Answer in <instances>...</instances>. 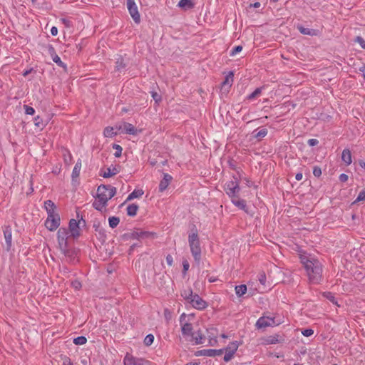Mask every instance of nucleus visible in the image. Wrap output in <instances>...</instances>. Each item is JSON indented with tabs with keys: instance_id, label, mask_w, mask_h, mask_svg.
<instances>
[{
	"instance_id": "1",
	"label": "nucleus",
	"mask_w": 365,
	"mask_h": 365,
	"mask_svg": "<svg viewBox=\"0 0 365 365\" xmlns=\"http://www.w3.org/2000/svg\"><path fill=\"white\" fill-rule=\"evenodd\" d=\"M300 262L306 271L309 283L319 284L323 279V267L319 260L311 255H301Z\"/></svg>"
},
{
	"instance_id": "2",
	"label": "nucleus",
	"mask_w": 365,
	"mask_h": 365,
	"mask_svg": "<svg viewBox=\"0 0 365 365\" xmlns=\"http://www.w3.org/2000/svg\"><path fill=\"white\" fill-rule=\"evenodd\" d=\"M116 188L110 185H101L98 187L96 198L93 202V207L102 212L110 199L115 196Z\"/></svg>"
},
{
	"instance_id": "3",
	"label": "nucleus",
	"mask_w": 365,
	"mask_h": 365,
	"mask_svg": "<svg viewBox=\"0 0 365 365\" xmlns=\"http://www.w3.org/2000/svg\"><path fill=\"white\" fill-rule=\"evenodd\" d=\"M188 242L194 259L195 262L199 264L201 260V248L197 230L195 227L192 229V232L189 234Z\"/></svg>"
},
{
	"instance_id": "4",
	"label": "nucleus",
	"mask_w": 365,
	"mask_h": 365,
	"mask_svg": "<svg viewBox=\"0 0 365 365\" xmlns=\"http://www.w3.org/2000/svg\"><path fill=\"white\" fill-rule=\"evenodd\" d=\"M69 231L66 227H61L57 232V239L61 252L69 253L68 239Z\"/></svg>"
},
{
	"instance_id": "5",
	"label": "nucleus",
	"mask_w": 365,
	"mask_h": 365,
	"mask_svg": "<svg viewBox=\"0 0 365 365\" xmlns=\"http://www.w3.org/2000/svg\"><path fill=\"white\" fill-rule=\"evenodd\" d=\"M233 178L234 180L227 181L225 185V190L231 197H236L240 190L237 179L235 177Z\"/></svg>"
},
{
	"instance_id": "6",
	"label": "nucleus",
	"mask_w": 365,
	"mask_h": 365,
	"mask_svg": "<svg viewBox=\"0 0 365 365\" xmlns=\"http://www.w3.org/2000/svg\"><path fill=\"white\" fill-rule=\"evenodd\" d=\"M187 315L183 313L180 317L182 334L184 337L193 335V327L191 323L186 321Z\"/></svg>"
},
{
	"instance_id": "7",
	"label": "nucleus",
	"mask_w": 365,
	"mask_h": 365,
	"mask_svg": "<svg viewBox=\"0 0 365 365\" xmlns=\"http://www.w3.org/2000/svg\"><path fill=\"white\" fill-rule=\"evenodd\" d=\"M60 221V216L58 213L48 215L45 226L48 230L54 231L59 227Z\"/></svg>"
},
{
	"instance_id": "8",
	"label": "nucleus",
	"mask_w": 365,
	"mask_h": 365,
	"mask_svg": "<svg viewBox=\"0 0 365 365\" xmlns=\"http://www.w3.org/2000/svg\"><path fill=\"white\" fill-rule=\"evenodd\" d=\"M126 5L129 14L135 23L139 24L140 21V15L138 12V6L135 2V0H126Z\"/></svg>"
},
{
	"instance_id": "9",
	"label": "nucleus",
	"mask_w": 365,
	"mask_h": 365,
	"mask_svg": "<svg viewBox=\"0 0 365 365\" xmlns=\"http://www.w3.org/2000/svg\"><path fill=\"white\" fill-rule=\"evenodd\" d=\"M238 347H239L238 341H235L230 343L226 348L223 349L224 351H225V354L224 356V361L226 362L230 361L234 356V354L237 351Z\"/></svg>"
},
{
	"instance_id": "10",
	"label": "nucleus",
	"mask_w": 365,
	"mask_h": 365,
	"mask_svg": "<svg viewBox=\"0 0 365 365\" xmlns=\"http://www.w3.org/2000/svg\"><path fill=\"white\" fill-rule=\"evenodd\" d=\"M188 303L190 304L193 308L199 310L205 309L207 307V302L197 294L193 295Z\"/></svg>"
},
{
	"instance_id": "11",
	"label": "nucleus",
	"mask_w": 365,
	"mask_h": 365,
	"mask_svg": "<svg viewBox=\"0 0 365 365\" xmlns=\"http://www.w3.org/2000/svg\"><path fill=\"white\" fill-rule=\"evenodd\" d=\"M277 324H279V323L274 321V318L269 317H262L256 322V327L258 329L273 327Z\"/></svg>"
},
{
	"instance_id": "12",
	"label": "nucleus",
	"mask_w": 365,
	"mask_h": 365,
	"mask_svg": "<svg viewBox=\"0 0 365 365\" xmlns=\"http://www.w3.org/2000/svg\"><path fill=\"white\" fill-rule=\"evenodd\" d=\"M148 235H149V232H148L135 230V231L129 232L127 233H124L121 236V238L123 240H131V239L135 240V239L146 237Z\"/></svg>"
},
{
	"instance_id": "13",
	"label": "nucleus",
	"mask_w": 365,
	"mask_h": 365,
	"mask_svg": "<svg viewBox=\"0 0 365 365\" xmlns=\"http://www.w3.org/2000/svg\"><path fill=\"white\" fill-rule=\"evenodd\" d=\"M81 225V220L77 221L75 219H71L69 221L68 231L71 232V236L73 238H77L80 236L79 226Z\"/></svg>"
},
{
	"instance_id": "14",
	"label": "nucleus",
	"mask_w": 365,
	"mask_h": 365,
	"mask_svg": "<svg viewBox=\"0 0 365 365\" xmlns=\"http://www.w3.org/2000/svg\"><path fill=\"white\" fill-rule=\"evenodd\" d=\"M224 349H202L197 351V356H206L214 357L223 354Z\"/></svg>"
},
{
	"instance_id": "15",
	"label": "nucleus",
	"mask_w": 365,
	"mask_h": 365,
	"mask_svg": "<svg viewBox=\"0 0 365 365\" xmlns=\"http://www.w3.org/2000/svg\"><path fill=\"white\" fill-rule=\"evenodd\" d=\"M93 227L95 230L96 235H98L99 239L105 241L106 238V234L105 230L102 227L101 222L99 220H94L93 223Z\"/></svg>"
},
{
	"instance_id": "16",
	"label": "nucleus",
	"mask_w": 365,
	"mask_h": 365,
	"mask_svg": "<svg viewBox=\"0 0 365 365\" xmlns=\"http://www.w3.org/2000/svg\"><path fill=\"white\" fill-rule=\"evenodd\" d=\"M172 180L173 177L170 174L164 173L163 178L160 180L159 184V192H164L168 187Z\"/></svg>"
},
{
	"instance_id": "17",
	"label": "nucleus",
	"mask_w": 365,
	"mask_h": 365,
	"mask_svg": "<svg viewBox=\"0 0 365 365\" xmlns=\"http://www.w3.org/2000/svg\"><path fill=\"white\" fill-rule=\"evenodd\" d=\"M283 339L279 337V335L275 334L272 336H268L263 339V344L269 345V344H276L278 343H282L283 341Z\"/></svg>"
},
{
	"instance_id": "18",
	"label": "nucleus",
	"mask_w": 365,
	"mask_h": 365,
	"mask_svg": "<svg viewBox=\"0 0 365 365\" xmlns=\"http://www.w3.org/2000/svg\"><path fill=\"white\" fill-rule=\"evenodd\" d=\"M232 202L239 209L244 210L246 213H249L245 200L240 199L237 195L236 197H232Z\"/></svg>"
},
{
	"instance_id": "19",
	"label": "nucleus",
	"mask_w": 365,
	"mask_h": 365,
	"mask_svg": "<svg viewBox=\"0 0 365 365\" xmlns=\"http://www.w3.org/2000/svg\"><path fill=\"white\" fill-rule=\"evenodd\" d=\"M4 238L6 240V245L8 247V249H9L11 247V242H12V232H11V228L10 226H6L4 227Z\"/></svg>"
},
{
	"instance_id": "20",
	"label": "nucleus",
	"mask_w": 365,
	"mask_h": 365,
	"mask_svg": "<svg viewBox=\"0 0 365 365\" xmlns=\"http://www.w3.org/2000/svg\"><path fill=\"white\" fill-rule=\"evenodd\" d=\"M205 336L200 330H198L197 332L193 333V335L191 336L192 341H194L195 344H203Z\"/></svg>"
},
{
	"instance_id": "21",
	"label": "nucleus",
	"mask_w": 365,
	"mask_h": 365,
	"mask_svg": "<svg viewBox=\"0 0 365 365\" xmlns=\"http://www.w3.org/2000/svg\"><path fill=\"white\" fill-rule=\"evenodd\" d=\"M123 130L124 133L126 134L136 135L138 133V130L135 128V127L129 123H123Z\"/></svg>"
},
{
	"instance_id": "22",
	"label": "nucleus",
	"mask_w": 365,
	"mask_h": 365,
	"mask_svg": "<svg viewBox=\"0 0 365 365\" xmlns=\"http://www.w3.org/2000/svg\"><path fill=\"white\" fill-rule=\"evenodd\" d=\"M297 28L302 34L308 35L311 36L317 35V31L315 29L305 28L302 25H298Z\"/></svg>"
},
{
	"instance_id": "23",
	"label": "nucleus",
	"mask_w": 365,
	"mask_h": 365,
	"mask_svg": "<svg viewBox=\"0 0 365 365\" xmlns=\"http://www.w3.org/2000/svg\"><path fill=\"white\" fill-rule=\"evenodd\" d=\"M178 6L183 10L186 11L194 8L195 3L192 1V0H180L178 2Z\"/></svg>"
},
{
	"instance_id": "24",
	"label": "nucleus",
	"mask_w": 365,
	"mask_h": 365,
	"mask_svg": "<svg viewBox=\"0 0 365 365\" xmlns=\"http://www.w3.org/2000/svg\"><path fill=\"white\" fill-rule=\"evenodd\" d=\"M341 160L346 165H349L351 163V153L349 149L346 148L342 151Z\"/></svg>"
},
{
	"instance_id": "25",
	"label": "nucleus",
	"mask_w": 365,
	"mask_h": 365,
	"mask_svg": "<svg viewBox=\"0 0 365 365\" xmlns=\"http://www.w3.org/2000/svg\"><path fill=\"white\" fill-rule=\"evenodd\" d=\"M44 207L46 210L47 215L54 214L56 212V205L54 202L51 200H48L44 202Z\"/></svg>"
},
{
	"instance_id": "26",
	"label": "nucleus",
	"mask_w": 365,
	"mask_h": 365,
	"mask_svg": "<svg viewBox=\"0 0 365 365\" xmlns=\"http://www.w3.org/2000/svg\"><path fill=\"white\" fill-rule=\"evenodd\" d=\"M120 172V168L117 167L113 168H108L103 173L101 174L103 178H110L116 174H118Z\"/></svg>"
},
{
	"instance_id": "27",
	"label": "nucleus",
	"mask_w": 365,
	"mask_h": 365,
	"mask_svg": "<svg viewBox=\"0 0 365 365\" xmlns=\"http://www.w3.org/2000/svg\"><path fill=\"white\" fill-rule=\"evenodd\" d=\"M126 66V63H125L124 58L121 56H118L115 58V71H121L123 70Z\"/></svg>"
},
{
	"instance_id": "28",
	"label": "nucleus",
	"mask_w": 365,
	"mask_h": 365,
	"mask_svg": "<svg viewBox=\"0 0 365 365\" xmlns=\"http://www.w3.org/2000/svg\"><path fill=\"white\" fill-rule=\"evenodd\" d=\"M234 81V72L230 71L227 75L225 76V80L222 83V86H227L228 88L231 87Z\"/></svg>"
},
{
	"instance_id": "29",
	"label": "nucleus",
	"mask_w": 365,
	"mask_h": 365,
	"mask_svg": "<svg viewBox=\"0 0 365 365\" xmlns=\"http://www.w3.org/2000/svg\"><path fill=\"white\" fill-rule=\"evenodd\" d=\"M144 192L141 189H135L127 197L125 202L132 200L135 198L140 197Z\"/></svg>"
},
{
	"instance_id": "30",
	"label": "nucleus",
	"mask_w": 365,
	"mask_h": 365,
	"mask_svg": "<svg viewBox=\"0 0 365 365\" xmlns=\"http://www.w3.org/2000/svg\"><path fill=\"white\" fill-rule=\"evenodd\" d=\"M193 295H194V294L192 292V289L190 287H187L186 289H183L181 291V296L187 302L190 300V299L193 297Z\"/></svg>"
},
{
	"instance_id": "31",
	"label": "nucleus",
	"mask_w": 365,
	"mask_h": 365,
	"mask_svg": "<svg viewBox=\"0 0 365 365\" xmlns=\"http://www.w3.org/2000/svg\"><path fill=\"white\" fill-rule=\"evenodd\" d=\"M81 169V160H78L76 162V163L73 169V171H72L71 176H72L73 180H75L76 178H78Z\"/></svg>"
},
{
	"instance_id": "32",
	"label": "nucleus",
	"mask_w": 365,
	"mask_h": 365,
	"mask_svg": "<svg viewBox=\"0 0 365 365\" xmlns=\"http://www.w3.org/2000/svg\"><path fill=\"white\" fill-rule=\"evenodd\" d=\"M139 207L136 204H130L127 207V215L131 217L136 215Z\"/></svg>"
},
{
	"instance_id": "33",
	"label": "nucleus",
	"mask_w": 365,
	"mask_h": 365,
	"mask_svg": "<svg viewBox=\"0 0 365 365\" xmlns=\"http://www.w3.org/2000/svg\"><path fill=\"white\" fill-rule=\"evenodd\" d=\"M135 361L136 358L128 353L126 354L123 359L124 365H135Z\"/></svg>"
},
{
	"instance_id": "34",
	"label": "nucleus",
	"mask_w": 365,
	"mask_h": 365,
	"mask_svg": "<svg viewBox=\"0 0 365 365\" xmlns=\"http://www.w3.org/2000/svg\"><path fill=\"white\" fill-rule=\"evenodd\" d=\"M267 133H268V130L267 128H262L259 131H257V130H255V131H253L252 134L255 138L260 140V139L263 138L264 137H265L267 135Z\"/></svg>"
},
{
	"instance_id": "35",
	"label": "nucleus",
	"mask_w": 365,
	"mask_h": 365,
	"mask_svg": "<svg viewBox=\"0 0 365 365\" xmlns=\"http://www.w3.org/2000/svg\"><path fill=\"white\" fill-rule=\"evenodd\" d=\"M103 135L106 138H113L117 135V133L114 132L113 127L108 126L104 129Z\"/></svg>"
},
{
	"instance_id": "36",
	"label": "nucleus",
	"mask_w": 365,
	"mask_h": 365,
	"mask_svg": "<svg viewBox=\"0 0 365 365\" xmlns=\"http://www.w3.org/2000/svg\"><path fill=\"white\" fill-rule=\"evenodd\" d=\"M247 292V286L245 284L237 285L235 287V292L237 297H242Z\"/></svg>"
},
{
	"instance_id": "37",
	"label": "nucleus",
	"mask_w": 365,
	"mask_h": 365,
	"mask_svg": "<svg viewBox=\"0 0 365 365\" xmlns=\"http://www.w3.org/2000/svg\"><path fill=\"white\" fill-rule=\"evenodd\" d=\"M323 296L334 304L337 305V300L333 293L330 292H325L323 293Z\"/></svg>"
},
{
	"instance_id": "38",
	"label": "nucleus",
	"mask_w": 365,
	"mask_h": 365,
	"mask_svg": "<svg viewBox=\"0 0 365 365\" xmlns=\"http://www.w3.org/2000/svg\"><path fill=\"white\" fill-rule=\"evenodd\" d=\"M108 222H109V226L111 227V228H115L118 226V225L119 224L120 222V219L119 217H110L108 218Z\"/></svg>"
},
{
	"instance_id": "39",
	"label": "nucleus",
	"mask_w": 365,
	"mask_h": 365,
	"mask_svg": "<svg viewBox=\"0 0 365 365\" xmlns=\"http://www.w3.org/2000/svg\"><path fill=\"white\" fill-rule=\"evenodd\" d=\"M262 91V87L256 88L252 93H250L247 96V99L248 100H253V99H255V98L258 97L261 94Z\"/></svg>"
},
{
	"instance_id": "40",
	"label": "nucleus",
	"mask_w": 365,
	"mask_h": 365,
	"mask_svg": "<svg viewBox=\"0 0 365 365\" xmlns=\"http://www.w3.org/2000/svg\"><path fill=\"white\" fill-rule=\"evenodd\" d=\"M87 339L83 336H80L73 339V343L76 345H83L86 343Z\"/></svg>"
},
{
	"instance_id": "41",
	"label": "nucleus",
	"mask_w": 365,
	"mask_h": 365,
	"mask_svg": "<svg viewBox=\"0 0 365 365\" xmlns=\"http://www.w3.org/2000/svg\"><path fill=\"white\" fill-rule=\"evenodd\" d=\"M113 148L115 150V152L114 153V156L115 158H120L122 155V150H123L122 147L118 144H113Z\"/></svg>"
},
{
	"instance_id": "42",
	"label": "nucleus",
	"mask_w": 365,
	"mask_h": 365,
	"mask_svg": "<svg viewBox=\"0 0 365 365\" xmlns=\"http://www.w3.org/2000/svg\"><path fill=\"white\" fill-rule=\"evenodd\" d=\"M34 125L36 127L41 128V129L45 126V124L43 123L42 118L39 115H37L36 117L34 118Z\"/></svg>"
},
{
	"instance_id": "43",
	"label": "nucleus",
	"mask_w": 365,
	"mask_h": 365,
	"mask_svg": "<svg viewBox=\"0 0 365 365\" xmlns=\"http://www.w3.org/2000/svg\"><path fill=\"white\" fill-rule=\"evenodd\" d=\"M154 341V336L151 334H148L144 339V344L146 346H150Z\"/></svg>"
},
{
	"instance_id": "44",
	"label": "nucleus",
	"mask_w": 365,
	"mask_h": 365,
	"mask_svg": "<svg viewBox=\"0 0 365 365\" xmlns=\"http://www.w3.org/2000/svg\"><path fill=\"white\" fill-rule=\"evenodd\" d=\"M52 60L60 67L66 68V64L61 60V58L56 54L52 58Z\"/></svg>"
},
{
	"instance_id": "45",
	"label": "nucleus",
	"mask_w": 365,
	"mask_h": 365,
	"mask_svg": "<svg viewBox=\"0 0 365 365\" xmlns=\"http://www.w3.org/2000/svg\"><path fill=\"white\" fill-rule=\"evenodd\" d=\"M151 96L155 103L158 104L162 101L161 95L156 91H151Z\"/></svg>"
},
{
	"instance_id": "46",
	"label": "nucleus",
	"mask_w": 365,
	"mask_h": 365,
	"mask_svg": "<svg viewBox=\"0 0 365 365\" xmlns=\"http://www.w3.org/2000/svg\"><path fill=\"white\" fill-rule=\"evenodd\" d=\"M266 274L264 272H260L258 274V280L260 282V284L263 286H265L266 284Z\"/></svg>"
},
{
	"instance_id": "47",
	"label": "nucleus",
	"mask_w": 365,
	"mask_h": 365,
	"mask_svg": "<svg viewBox=\"0 0 365 365\" xmlns=\"http://www.w3.org/2000/svg\"><path fill=\"white\" fill-rule=\"evenodd\" d=\"M361 201H365V188L363 189L358 195L356 200L354 202H361Z\"/></svg>"
},
{
	"instance_id": "48",
	"label": "nucleus",
	"mask_w": 365,
	"mask_h": 365,
	"mask_svg": "<svg viewBox=\"0 0 365 365\" xmlns=\"http://www.w3.org/2000/svg\"><path fill=\"white\" fill-rule=\"evenodd\" d=\"M24 110H25V113L27 114V115H34L35 113V110L33 107H31L29 106H27V105H24Z\"/></svg>"
},
{
	"instance_id": "49",
	"label": "nucleus",
	"mask_w": 365,
	"mask_h": 365,
	"mask_svg": "<svg viewBox=\"0 0 365 365\" xmlns=\"http://www.w3.org/2000/svg\"><path fill=\"white\" fill-rule=\"evenodd\" d=\"M135 365H150V363L148 360L136 358Z\"/></svg>"
},
{
	"instance_id": "50",
	"label": "nucleus",
	"mask_w": 365,
	"mask_h": 365,
	"mask_svg": "<svg viewBox=\"0 0 365 365\" xmlns=\"http://www.w3.org/2000/svg\"><path fill=\"white\" fill-rule=\"evenodd\" d=\"M242 50V46H237L232 49L230 55L231 56H235L237 53H240Z\"/></svg>"
},
{
	"instance_id": "51",
	"label": "nucleus",
	"mask_w": 365,
	"mask_h": 365,
	"mask_svg": "<svg viewBox=\"0 0 365 365\" xmlns=\"http://www.w3.org/2000/svg\"><path fill=\"white\" fill-rule=\"evenodd\" d=\"M355 42H357L362 48L365 49V41L361 36H356Z\"/></svg>"
},
{
	"instance_id": "52",
	"label": "nucleus",
	"mask_w": 365,
	"mask_h": 365,
	"mask_svg": "<svg viewBox=\"0 0 365 365\" xmlns=\"http://www.w3.org/2000/svg\"><path fill=\"white\" fill-rule=\"evenodd\" d=\"M313 175L315 177H320L322 175V170L319 166H314L313 168Z\"/></svg>"
},
{
	"instance_id": "53",
	"label": "nucleus",
	"mask_w": 365,
	"mask_h": 365,
	"mask_svg": "<svg viewBox=\"0 0 365 365\" xmlns=\"http://www.w3.org/2000/svg\"><path fill=\"white\" fill-rule=\"evenodd\" d=\"M302 334L304 336H310L314 334V330L312 329H306L302 330Z\"/></svg>"
},
{
	"instance_id": "54",
	"label": "nucleus",
	"mask_w": 365,
	"mask_h": 365,
	"mask_svg": "<svg viewBox=\"0 0 365 365\" xmlns=\"http://www.w3.org/2000/svg\"><path fill=\"white\" fill-rule=\"evenodd\" d=\"M48 52L51 55V58L54 56V55H56V51L54 47L52 45H48L47 47Z\"/></svg>"
},
{
	"instance_id": "55",
	"label": "nucleus",
	"mask_w": 365,
	"mask_h": 365,
	"mask_svg": "<svg viewBox=\"0 0 365 365\" xmlns=\"http://www.w3.org/2000/svg\"><path fill=\"white\" fill-rule=\"evenodd\" d=\"M48 52L51 55V58L54 56V55H56V51L54 47L52 45H48L47 47Z\"/></svg>"
},
{
	"instance_id": "56",
	"label": "nucleus",
	"mask_w": 365,
	"mask_h": 365,
	"mask_svg": "<svg viewBox=\"0 0 365 365\" xmlns=\"http://www.w3.org/2000/svg\"><path fill=\"white\" fill-rule=\"evenodd\" d=\"M182 267H183L182 272L184 274H185L186 272L189 269V267H190V264L187 262V260L185 259V260L182 261Z\"/></svg>"
},
{
	"instance_id": "57",
	"label": "nucleus",
	"mask_w": 365,
	"mask_h": 365,
	"mask_svg": "<svg viewBox=\"0 0 365 365\" xmlns=\"http://www.w3.org/2000/svg\"><path fill=\"white\" fill-rule=\"evenodd\" d=\"M69 252H69V253H68V254H67V253L66 254L65 252H62V253H63L66 257H69L70 261L73 262V261H74V259H75V257H74V252H73V250H69Z\"/></svg>"
},
{
	"instance_id": "58",
	"label": "nucleus",
	"mask_w": 365,
	"mask_h": 365,
	"mask_svg": "<svg viewBox=\"0 0 365 365\" xmlns=\"http://www.w3.org/2000/svg\"><path fill=\"white\" fill-rule=\"evenodd\" d=\"M61 21L66 27L69 28L71 26V22L69 19L63 18L61 19Z\"/></svg>"
},
{
	"instance_id": "59",
	"label": "nucleus",
	"mask_w": 365,
	"mask_h": 365,
	"mask_svg": "<svg viewBox=\"0 0 365 365\" xmlns=\"http://www.w3.org/2000/svg\"><path fill=\"white\" fill-rule=\"evenodd\" d=\"M307 143L309 146H315L319 143V140L315 138L308 140Z\"/></svg>"
},
{
	"instance_id": "60",
	"label": "nucleus",
	"mask_w": 365,
	"mask_h": 365,
	"mask_svg": "<svg viewBox=\"0 0 365 365\" xmlns=\"http://www.w3.org/2000/svg\"><path fill=\"white\" fill-rule=\"evenodd\" d=\"M166 262L169 266H172L173 263V258L170 255L166 256Z\"/></svg>"
},
{
	"instance_id": "61",
	"label": "nucleus",
	"mask_w": 365,
	"mask_h": 365,
	"mask_svg": "<svg viewBox=\"0 0 365 365\" xmlns=\"http://www.w3.org/2000/svg\"><path fill=\"white\" fill-rule=\"evenodd\" d=\"M348 175L346 174L342 173L339 175V179L341 182H346L348 180Z\"/></svg>"
},
{
	"instance_id": "62",
	"label": "nucleus",
	"mask_w": 365,
	"mask_h": 365,
	"mask_svg": "<svg viewBox=\"0 0 365 365\" xmlns=\"http://www.w3.org/2000/svg\"><path fill=\"white\" fill-rule=\"evenodd\" d=\"M72 285L75 289H78L81 287V282L77 280L73 282Z\"/></svg>"
},
{
	"instance_id": "63",
	"label": "nucleus",
	"mask_w": 365,
	"mask_h": 365,
	"mask_svg": "<svg viewBox=\"0 0 365 365\" xmlns=\"http://www.w3.org/2000/svg\"><path fill=\"white\" fill-rule=\"evenodd\" d=\"M51 34L52 36H56L58 34V29L56 26H53L51 29Z\"/></svg>"
},
{
	"instance_id": "64",
	"label": "nucleus",
	"mask_w": 365,
	"mask_h": 365,
	"mask_svg": "<svg viewBox=\"0 0 365 365\" xmlns=\"http://www.w3.org/2000/svg\"><path fill=\"white\" fill-rule=\"evenodd\" d=\"M303 178V175L302 173H298L296 174L295 175V179L297 180V181H299L302 179Z\"/></svg>"
}]
</instances>
